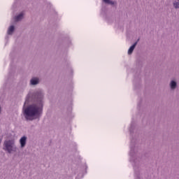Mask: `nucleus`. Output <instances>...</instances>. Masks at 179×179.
Segmentation results:
<instances>
[{"mask_svg": "<svg viewBox=\"0 0 179 179\" xmlns=\"http://www.w3.org/2000/svg\"><path fill=\"white\" fill-rule=\"evenodd\" d=\"M15 143V142L13 139L5 141L3 142V150H5L6 153H9V155L16 152L17 147H16Z\"/></svg>", "mask_w": 179, "mask_h": 179, "instance_id": "f03ea898", "label": "nucleus"}, {"mask_svg": "<svg viewBox=\"0 0 179 179\" xmlns=\"http://www.w3.org/2000/svg\"><path fill=\"white\" fill-rule=\"evenodd\" d=\"M40 78L32 77L29 80V86H37V85H40Z\"/></svg>", "mask_w": 179, "mask_h": 179, "instance_id": "20e7f679", "label": "nucleus"}, {"mask_svg": "<svg viewBox=\"0 0 179 179\" xmlns=\"http://www.w3.org/2000/svg\"><path fill=\"white\" fill-rule=\"evenodd\" d=\"M169 87L171 92H174L177 89V87H178V83H177V80H171L169 83Z\"/></svg>", "mask_w": 179, "mask_h": 179, "instance_id": "7ed1b4c3", "label": "nucleus"}, {"mask_svg": "<svg viewBox=\"0 0 179 179\" xmlns=\"http://www.w3.org/2000/svg\"><path fill=\"white\" fill-rule=\"evenodd\" d=\"M30 97L33 103L28 105L30 102ZM44 107V91L38 90L33 92L31 96L29 94L25 99L23 106V115L26 121H34L41 117L43 114V108Z\"/></svg>", "mask_w": 179, "mask_h": 179, "instance_id": "f257e3e1", "label": "nucleus"}, {"mask_svg": "<svg viewBox=\"0 0 179 179\" xmlns=\"http://www.w3.org/2000/svg\"><path fill=\"white\" fill-rule=\"evenodd\" d=\"M23 19V13H20L14 17L15 22H20Z\"/></svg>", "mask_w": 179, "mask_h": 179, "instance_id": "0eeeda50", "label": "nucleus"}, {"mask_svg": "<svg viewBox=\"0 0 179 179\" xmlns=\"http://www.w3.org/2000/svg\"><path fill=\"white\" fill-rule=\"evenodd\" d=\"M134 170H135V173H136V178L139 179V176H138V173H136V167H134Z\"/></svg>", "mask_w": 179, "mask_h": 179, "instance_id": "9b49d317", "label": "nucleus"}, {"mask_svg": "<svg viewBox=\"0 0 179 179\" xmlns=\"http://www.w3.org/2000/svg\"><path fill=\"white\" fill-rule=\"evenodd\" d=\"M13 31H15V26L11 25L8 28L7 33H8V35L12 36V34H13Z\"/></svg>", "mask_w": 179, "mask_h": 179, "instance_id": "6e6552de", "label": "nucleus"}, {"mask_svg": "<svg viewBox=\"0 0 179 179\" xmlns=\"http://www.w3.org/2000/svg\"><path fill=\"white\" fill-rule=\"evenodd\" d=\"M178 1H179V0H178Z\"/></svg>", "mask_w": 179, "mask_h": 179, "instance_id": "4468645a", "label": "nucleus"}, {"mask_svg": "<svg viewBox=\"0 0 179 179\" xmlns=\"http://www.w3.org/2000/svg\"><path fill=\"white\" fill-rule=\"evenodd\" d=\"M2 142V139L1 138H0V144H1V143Z\"/></svg>", "mask_w": 179, "mask_h": 179, "instance_id": "ddd939ff", "label": "nucleus"}, {"mask_svg": "<svg viewBox=\"0 0 179 179\" xmlns=\"http://www.w3.org/2000/svg\"><path fill=\"white\" fill-rule=\"evenodd\" d=\"M134 152V151H132V148L131 150V152H130V156H133L132 153Z\"/></svg>", "mask_w": 179, "mask_h": 179, "instance_id": "f8f14e48", "label": "nucleus"}, {"mask_svg": "<svg viewBox=\"0 0 179 179\" xmlns=\"http://www.w3.org/2000/svg\"><path fill=\"white\" fill-rule=\"evenodd\" d=\"M173 6L175 9H179V2L178 1L173 2Z\"/></svg>", "mask_w": 179, "mask_h": 179, "instance_id": "9d476101", "label": "nucleus"}, {"mask_svg": "<svg viewBox=\"0 0 179 179\" xmlns=\"http://www.w3.org/2000/svg\"><path fill=\"white\" fill-rule=\"evenodd\" d=\"M26 143H27V137L24 136L20 139V148L23 149L26 147Z\"/></svg>", "mask_w": 179, "mask_h": 179, "instance_id": "39448f33", "label": "nucleus"}, {"mask_svg": "<svg viewBox=\"0 0 179 179\" xmlns=\"http://www.w3.org/2000/svg\"><path fill=\"white\" fill-rule=\"evenodd\" d=\"M139 41V39L137 40L129 48L128 50L129 55H131L134 52V50H135V47L138 45V42Z\"/></svg>", "mask_w": 179, "mask_h": 179, "instance_id": "423d86ee", "label": "nucleus"}, {"mask_svg": "<svg viewBox=\"0 0 179 179\" xmlns=\"http://www.w3.org/2000/svg\"><path fill=\"white\" fill-rule=\"evenodd\" d=\"M103 1L105 3H108V5H114V1H113L111 0H103Z\"/></svg>", "mask_w": 179, "mask_h": 179, "instance_id": "1a4fd4ad", "label": "nucleus"}]
</instances>
